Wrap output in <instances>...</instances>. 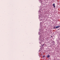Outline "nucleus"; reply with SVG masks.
Segmentation results:
<instances>
[{
  "label": "nucleus",
  "mask_w": 60,
  "mask_h": 60,
  "mask_svg": "<svg viewBox=\"0 0 60 60\" xmlns=\"http://www.w3.org/2000/svg\"><path fill=\"white\" fill-rule=\"evenodd\" d=\"M44 7V6H43L42 5L41 6L40 8V9L39 10L38 12V13L40 14L39 15V19L40 21H43L42 22V23H44V24H45V20H43V18H42L45 17L44 16L45 15H43V14H44V13H43V11L42 10V9H43V8Z\"/></svg>",
  "instance_id": "obj_1"
},
{
  "label": "nucleus",
  "mask_w": 60,
  "mask_h": 60,
  "mask_svg": "<svg viewBox=\"0 0 60 60\" xmlns=\"http://www.w3.org/2000/svg\"><path fill=\"white\" fill-rule=\"evenodd\" d=\"M39 31H40V32H38V34L40 35V36L39 38V39L40 41L39 42L40 45L41 46H40V47L41 46H45V42L44 41H42V40H43V39L41 37V36H42V34H43V31H42V29H40L39 30Z\"/></svg>",
  "instance_id": "obj_2"
},
{
  "label": "nucleus",
  "mask_w": 60,
  "mask_h": 60,
  "mask_svg": "<svg viewBox=\"0 0 60 60\" xmlns=\"http://www.w3.org/2000/svg\"><path fill=\"white\" fill-rule=\"evenodd\" d=\"M40 24L41 28H42V27H43V26H42V25H43V23H42V22H40Z\"/></svg>",
  "instance_id": "obj_3"
},
{
  "label": "nucleus",
  "mask_w": 60,
  "mask_h": 60,
  "mask_svg": "<svg viewBox=\"0 0 60 60\" xmlns=\"http://www.w3.org/2000/svg\"><path fill=\"white\" fill-rule=\"evenodd\" d=\"M45 1H42L41 2V4H43V5L45 4Z\"/></svg>",
  "instance_id": "obj_4"
},
{
  "label": "nucleus",
  "mask_w": 60,
  "mask_h": 60,
  "mask_svg": "<svg viewBox=\"0 0 60 60\" xmlns=\"http://www.w3.org/2000/svg\"><path fill=\"white\" fill-rule=\"evenodd\" d=\"M52 5L54 6V8H55L56 7L55 6V3H54Z\"/></svg>",
  "instance_id": "obj_5"
},
{
  "label": "nucleus",
  "mask_w": 60,
  "mask_h": 60,
  "mask_svg": "<svg viewBox=\"0 0 60 60\" xmlns=\"http://www.w3.org/2000/svg\"><path fill=\"white\" fill-rule=\"evenodd\" d=\"M60 26H56V28H59V27H60Z\"/></svg>",
  "instance_id": "obj_6"
},
{
  "label": "nucleus",
  "mask_w": 60,
  "mask_h": 60,
  "mask_svg": "<svg viewBox=\"0 0 60 60\" xmlns=\"http://www.w3.org/2000/svg\"><path fill=\"white\" fill-rule=\"evenodd\" d=\"M49 56H50V55H48L47 56V58H49Z\"/></svg>",
  "instance_id": "obj_7"
},
{
  "label": "nucleus",
  "mask_w": 60,
  "mask_h": 60,
  "mask_svg": "<svg viewBox=\"0 0 60 60\" xmlns=\"http://www.w3.org/2000/svg\"><path fill=\"white\" fill-rule=\"evenodd\" d=\"M43 1H42V0H40V3H41V2Z\"/></svg>",
  "instance_id": "obj_8"
},
{
  "label": "nucleus",
  "mask_w": 60,
  "mask_h": 60,
  "mask_svg": "<svg viewBox=\"0 0 60 60\" xmlns=\"http://www.w3.org/2000/svg\"><path fill=\"white\" fill-rule=\"evenodd\" d=\"M53 28L54 29H56V26H55L53 27Z\"/></svg>",
  "instance_id": "obj_9"
},
{
  "label": "nucleus",
  "mask_w": 60,
  "mask_h": 60,
  "mask_svg": "<svg viewBox=\"0 0 60 60\" xmlns=\"http://www.w3.org/2000/svg\"><path fill=\"white\" fill-rule=\"evenodd\" d=\"M41 49H40L39 50V52H40V51H41Z\"/></svg>",
  "instance_id": "obj_10"
},
{
  "label": "nucleus",
  "mask_w": 60,
  "mask_h": 60,
  "mask_svg": "<svg viewBox=\"0 0 60 60\" xmlns=\"http://www.w3.org/2000/svg\"><path fill=\"white\" fill-rule=\"evenodd\" d=\"M45 57V55H44L43 56V57Z\"/></svg>",
  "instance_id": "obj_11"
},
{
  "label": "nucleus",
  "mask_w": 60,
  "mask_h": 60,
  "mask_svg": "<svg viewBox=\"0 0 60 60\" xmlns=\"http://www.w3.org/2000/svg\"><path fill=\"white\" fill-rule=\"evenodd\" d=\"M52 37V36H51V37Z\"/></svg>",
  "instance_id": "obj_12"
}]
</instances>
